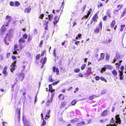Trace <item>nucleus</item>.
Listing matches in <instances>:
<instances>
[{"mask_svg": "<svg viewBox=\"0 0 126 126\" xmlns=\"http://www.w3.org/2000/svg\"><path fill=\"white\" fill-rule=\"evenodd\" d=\"M52 68L54 72H56L57 75H58L59 74V71L58 68H56L55 66H53Z\"/></svg>", "mask_w": 126, "mask_h": 126, "instance_id": "15", "label": "nucleus"}, {"mask_svg": "<svg viewBox=\"0 0 126 126\" xmlns=\"http://www.w3.org/2000/svg\"><path fill=\"white\" fill-rule=\"evenodd\" d=\"M43 44V40H41L40 41V43L39 45V46L40 47H42V45Z\"/></svg>", "mask_w": 126, "mask_h": 126, "instance_id": "47", "label": "nucleus"}, {"mask_svg": "<svg viewBox=\"0 0 126 126\" xmlns=\"http://www.w3.org/2000/svg\"><path fill=\"white\" fill-rule=\"evenodd\" d=\"M79 119L77 118H74L73 119L71 120L70 122L73 123H74L76 122H78L79 121Z\"/></svg>", "mask_w": 126, "mask_h": 126, "instance_id": "25", "label": "nucleus"}, {"mask_svg": "<svg viewBox=\"0 0 126 126\" xmlns=\"http://www.w3.org/2000/svg\"><path fill=\"white\" fill-rule=\"evenodd\" d=\"M116 23L115 21L114 20H113L110 23V26L111 28H113L114 27Z\"/></svg>", "mask_w": 126, "mask_h": 126, "instance_id": "23", "label": "nucleus"}, {"mask_svg": "<svg viewBox=\"0 0 126 126\" xmlns=\"http://www.w3.org/2000/svg\"><path fill=\"white\" fill-rule=\"evenodd\" d=\"M92 68L91 67H87V72H89V73L90 74L91 73V71H92Z\"/></svg>", "mask_w": 126, "mask_h": 126, "instance_id": "36", "label": "nucleus"}, {"mask_svg": "<svg viewBox=\"0 0 126 126\" xmlns=\"http://www.w3.org/2000/svg\"><path fill=\"white\" fill-rule=\"evenodd\" d=\"M95 79L96 81H98L100 79L101 81H104L105 82H107V80L103 77L102 76L99 77L98 76H96L95 77Z\"/></svg>", "mask_w": 126, "mask_h": 126, "instance_id": "7", "label": "nucleus"}, {"mask_svg": "<svg viewBox=\"0 0 126 126\" xmlns=\"http://www.w3.org/2000/svg\"><path fill=\"white\" fill-rule=\"evenodd\" d=\"M40 54H37L36 56V59L37 60H39L40 58Z\"/></svg>", "mask_w": 126, "mask_h": 126, "instance_id": "54", "label": "nucleus"}, {"mask_svg": "<svg viewBox=\"0 0 126 126\" xmlns=\"http://www.w3.org/2000/svg\"><path fill=\"white\" fill-rule=\"evenodd\" d=\"M46 52V51L45 50H43L41 53V57H42V56H43L45 53Z\"/></svg>", "mask_w": 126, "mask_h": 126, "instance_id": "56", "label": "nucleus"}, {"mask_svg": "<svg viewBox=\"0 0 126 126\" xmlns=\"http://www.w3.org/2000/svg\"><path fill=\"white\" fill-rule=\"evenodd\" d=\"M11 37V34L9 32L7 33L5 35V36L4 37V42L8 46L9 45V42L10 41L9 38Z\"/></svg>", "mask_w": 126, "mask_h": 126, "instance_id": "2", "label": "nucleus"}, {"mask_svg": "<svg viewBox=\"0 0 126 126\" xmlns=\"http://www.w3.org/2000/svg\"><path fill=\"white\" fill-rule=\"evenodd\" d=\"M23 121L25 126H26L30 124L28 121L26 119H23Z\"/></svg>", "mask_w": 126, "mask_h": 126, "instance_id": "19", "label": "nucleus"}, {"mask_svg": "<svg viewBox=\"0 0 126 126\" xmlns=\"http://www.w3.org/2000/svg\"><path fill=\"white\" fill-rule=\"evenodd\" d=\"M59 82V80H57L52 83V84L53 85H56L58 84Z\"/></svg>", "mask_w": 126, "mask_h": 126, "instance_id": "52", "label": "nucleus"}, {"mask_svg": "<svg viewBox=\"0 0 126 126\" xmlns=\"http://www.w3.org/2000/svg\"><path fill=\"white\" fill-rule=\"evenodd\" d=\"M86 66V64L85 63L83 64L82 66L80 68L81 70H84L85 69Z\"/></svg>", "mask_w": 126, "mask_h": 126, "instance_id": "43", "label": "nucleus"}, {"mask_svg": "<svg viewBox=\"0 0 126 126\" xmlns=\"http://www.w3.org/2000/svg\"><path fill=\"white\" fill-rule=\"evenodd\" d=\"M60 16L59 17L58 16H55L54 18L53 23L55 25H56L58 22L59 20Z\"/></svg>", "mask_w": 126, "mask_h": 126, "instance_id": "14", "label": "nucleus"}, {"mask_svg": "<svg viewBox=\"0 0 126 126\" xmlns=\"http://www.w3.org/2000/svg\"><path fill=\"white\" fill-rule=\"evenodd\" d=\"M105 67L106 69H108L109 70H111L112 69V67L110 65H105Z\"/></svg>", "mask_w": 126, "mask_h": 126, "instance_id": "33", "label": "nucleus"}, {"mask_svg": "<svg viewBox=\"0 0 126 126\" xmlns=\"http://www.w3.org/2000/svg\"><path fill=\"white\" fill-rule=\"evenodd\" d=\"M99 25V27H96L94 30V32L96 34H98L100 30H101L102 29V24L101 21L100 22Z\"/></svg>", "mask_w": 126, "mask_h": 126, "instance_id": "3", "label": "nucleus"}, {"mask_svg": "<svg viewBox=\"0 0 126 126\" xmlns=\"http://www.w3.org/2000/svg\"><path fill=\"white\" fill-rule=\"evenodd\" d=\"M80 70L79 68H76L74 69V72L76 73H78L79 72Z\"/></svg>", "mask_w": 126, "mask_h": 126, "instance_id": "44", "label": "nucleus"}, {"mask_svg": "<svg viewBox=\"0 0 126 126\" xmlns=\"http://www.w3.org/2000/svg\"><path fill=\"white\" fill-rule=\"evenodd\" d=\"M6 30V28L5 27L4 25H3L1 27L0 30V35H3L5 33L4 32Z\"/></svg>", "mask_w": 126, "mask_h": 126, "instance_id": "10", "label": "nucleus"}, {"mask_svg": "<svg viewBox=\"0 0 126 126\" xmlns=\"http://www.w3.org/2000/svg\"><path fill=\"white\" fill-rule=\"evenodd\" d=\"M116 120V122L117 123H119L121 124V118L120 117L119 114H118L116 115L115 117Z\"/></svg>", "mask_w": 126, "mask_h": 126, "instance_id": "11", "label": "nucleus"}, {"mask_svg": "<svg viewBox=\"0 0 126 126\" xmlns=\"http://www.w3.org/2000/svg\"><path fill=\"white\" fill-rule=\"evenodd\" d=\"M49 89L48 91H50L51 92H53V91H54L55 90L54 89H53L52 88V85L49 84Z\"/></svg>", "mask_w": 126, "mask_h": 126, "instance_id": "27", "label": "nucleus"}, {"mask_svg": "<svg viewBox=\"0 0 126 126\" xmlns=\"http://www.w3.org/2000/svg\"><path fill=\"white\" fill-rule=\"evenodd\" d=\"M31 10V9L30 7L26 8L24 10L25 12L27 13H29Z\"/></svg>", "mask_w": 126, "mask_h": 126, "instance_id": "20", "label": "nucleus"}, {"mask_svg": "<svg viewBox=\"0 0 126 126\" xmlns=\"http://www.w3.org/2000/svg\"><path fill=\"white\" fill-rule=\"evenodd\" d=\"M32 37L31 36H29L27 39V41L28 42H30L32 39Z\"/></svg>", "mask_w": 126, "mask_h": 126, "instance_id": "35", "label": "nucleus"}, {"mask_svg": "<svg viewBox=\"0 0 126 126\" xmlns=\"http://www.w3.org/2000/svg\"><path fill=\"white\" fill-rule=\"evenodd\" d=\"M78 76L79 77H83V75L81 73H79L78 74Z\"/></svg>", "mask_w": 126, "mask_h": 126, "instance_id": "61", "label": "nucleus"}, {"mask_svg": "<svg viewBox=\"0 0 126 126\" xmlns=\"http://www.w3.org/2000/svg\"><path fill=\"white\" fill-rule=\"evenodd\" d=\"M22 37H21L18 40V42L20 46V50L25 46V45L24 44L23 45H22V43H25L26 42L25 39H26L28 38V35L26 33L23 34L22 35Z\"/></svg>", "mask_w": 126, "mask_h": 126, "instance_id": "1", "label": "nucleus"}, {"mask_svg": "<svg viewBox=\"0 0 126 126\" xmlns=\"http://www.w3.org/2000/svg\"><path fill=\"white\" fill-rule=\"evenodd\" d=\"M9 22H5L3 25L4 26L7 27L9 25Z\"/></svg>", "mask_w": 126, "mask_h": 126, "instance_id": "57", "label": "nucleus"}, {"mask_svg": "<svg viewBox=\"0 0 126 126\" xmlns=\"http://www.w3.org/2000/svg\"><path fill=\"white\" fill-rule=\"evenodd\" d=\"M18 46L17 44H15L14 45V51H13V53L14 54H17L18 53L17 52V51H19L20 50V49H18ZM20 47L19 48L20 49Z\"/></svg>", "mask_w": 126, "mask_h": 126, "instance_id": "8", "label": "nucleus"}, {"mask_svg": "<svg viewBox=\"0 0 126 126\" xmlns=\"http://www.w3.org/2000/svg\"><path fill=\"white\" fill-rule=\"evenodd\" d=\"M53 55L54 57H56V49H53Z\"/></svg>", "mask_w": 126, "mask_h": 126, "instance_id": "59", "label": "nucleus"}, {"mask_svg": "<svg viewBox=\"0 0 126 126\" xmlns=\"http://www.w3.org/2000/svg\"><path fill=\"white\" fill-rule=\"evenodd\" d=\"M48 80L50 82H52L53 81V80L52 79V76H49V77L48 78Z\"/></svg>", "mask_w": 126, "mask_h": 126, "instance_id": "48", "label": "nucleus"}, {"mask_svg": "<svg viewBox=\"0 0 126 126\" xmlns=\"http://www.w3.org/2000/svg\"><path fill=\"white\" fill-rule=\"evenodd\" d=\"M86 7V5H84L83 7L81 8L79 11L81 13H82L84 11Z\"/></svg>", "mask_w": 126, "mask_h": 126, "instance_id": "32", "label": "nucleus"}, {"mask_svg": "<svg viewBox=\"0 0 126 126\" xmlns=\"http://www.w3.org/2000/svg\"><path fill=\"white\" fill-rule=\"evenodd\" d=\"M21 108H17L16 110L15 113V115L16 118H17L18 121H19L20 116Z\"/></svg>", "mask_w": 126, "mask_h": 126, "instance_id": "4", "label": "nucleus"}, {"mask_svg": "<svg viewBox=\"0 0 126 126\" xmlns=\"http://www.w3.org/2000/svg\"><path fill=\"white\" fill-rule=\"evenodd\" d=\"M122 7V6L120 4H118L117 5V8L118 10H120Z\"/></svg>", "mask_w": 126, "mask_h": 126, "instance_id": "42", "label": "nucleus"}, {"mask_svg": "<svg viewBox=\"0 0 126 126\" xmlns=\"http://www.w3.org/2000/svg\"><path fill=\"white\" fill-rule=\"evenodd\" d=\"M100 123L103 124L105 122V120L103 119H101L100 120Z\"/></svg>", "mask_w": 126, "mask_h": 126, "instance_id": "64", "label": "nucleus"}, {"mask_svg": "<svg viewBox=\"0 0 126 126\" xmlns=\"http://www.w3.org/2000/svg\"><path fill=\"white\" fill-rule=\"evenodd\" d=\"M120 56L119 54L116 53V55L113 60V62H112V63H114L115 62L118 60H120L121 59Z\"/></svg>", "mask_w": 126, "mask_h": 126, "instance_id": "9", "label": "nucleus"}, {"mask_svg": "<svg viewBox=\"0 0 126 126\" xmlns=\"http://www.w3.org/2000/svg\"><path fill=\"white\" fill-rule=\"evenodd\" d=\"M5 19L9 23L12 20V18L11 17L8 16H6Z\"/></svg>", "mask_w": 126, "mask_h": 126, "instance_id": "21", "label": "nucleus"}, {"mask_svg": "<svg viewBox=\"0 0 126 126\" xmlns=\"http://www.w3.org/2000/svg\"><path fill=\"white\" fill-rule=\"evenodd\" d=\"M43 121L42 122V123L41 124V125L42 126H44L46 125V121L44 120H43Z\"/></svg>", "mask_w": 126, "mask_h": 126, "instance_id": "53", "label": "nucleus"}, {"mask_svg": "<svg viewBox=\"0 0 126 126\" xmlns=\"http://www.w3.org/2000/svg\"><path fill=\"white\" fill-rule=\"evenodd\" d=\"M77 103V101L76 99H74L72 100L71 102V104L72 105H74Z\"/></svg>", "mask_w": 126, "mask_h": 126, "instance_id": "40", "label": "nucleus"}, {"mask_svg": "<svg viewBox=\"0 0 126 126\" xmlns=\"http://www.w3.org/2000/svg\"><path fill=\"white\" fill-rule=\"evenodd\" d=\"M46 19H47V20H45V21L44 22V25H48V23H49V21L48 20V18L47 17L46 18Z\"/></svg>", "mask_w": 126, "mask_h": 126, "instance_id": "38", "label": "nucleus"}, {"mask_svg": "<svg viewBox=\"0 0 126 126\" xmlns=\"http://www.w3.org/2000/svg\"><path fill=\"white\" fill-rule=\"evenodd\" d=\"M15 65L14 64H13V63H12V65L11 66V67L10 69L11 71L13 72V71L15 70Z\"/></svg>", "mask_w": 126, "mask_h": 126, "instance_id": "30", "label": "nucleus"}, {"mask_svg": "<svg viewBox=\"0 0 126 126\" xmlns=\"http://www.w3.org/2000/svg\"><path fill=\"white\" fill-rule=\"evenodd\" d=\"M7 67L6 66H5L2 71L3 74L5 76H7Z\"/></svg>", "mask_w": 126, "mask_h": 126, "instance_id": "16", "label": "nucleus"}, {"mask_svg": "<svg viewBox=\"0 0 126 126\" xmlns=\"http://www.w3.org/2000/svg\"><path fill=\"white\" fill-rule=\"evenodd\" d=\"M66 104V102L65 101H62L61 103V104L60 106V108H62L64 107Z\"/></svg>", "mask_w": 126, "mask_h": 126, "instance_id": "22", "label": "nucleus"}, {"mask_svg": "<svg viewBox=\"0 0 126 126\" xmlns=\"http://www.w3.org/2000/svg\"><path fill=\"white\" fill-rule=\"evenodd\" d=\"M81 34L80 33H79L77 35V36L79 37V39H80L81 38Z\"/></svg>", "mask_w": 126, "mask_h": 126, "instance_id": "63", "label": "nucleus"}, {"mask_svg": "<svg viewBox=\"0 0 126 126\" xmlns=\"http://www.w3.org/2000/svg\"><path fill=\"white\" fill-rule=\"evenodd\" d=\"M103 6V4L101 2H100L99 4H98L97 7L98 8H100Z\"/></svg>", "mask_w": 126, "mask_h": 126, "instance_id": "58", "label": "nucleus"}, {"mask_svg": "<svg viewBox=\"0 0 126 126\" xmlns=\"http://www.w3.org/2000/svg\"><path fill=\"white\" fill-rule=\"evenodd\" d=\"M121 28L120 31L121 32H122L123 31H125L126 29V27L125 24L121 25L120 26Z\"/></svg>", "mask_w": 126, "mask_h": 126, "instance_id": "17", "label": "nucleus"}, {"mask_svg": "<svg viewBox=\"0 0 126 126\" xmlns=\"http://www.w3.org/2000/svg\"><path fill=\"white\" fill-rule=\"evenodd\" d=\"M25 75L24 73H21L16 78V79L17 81L19 80L21 81L24 79Z\"/></svg>", "mask_w": 126, "mask_h": 126, "instance_id": "6", "label": "nucleus"}, {"mask_svg": "<svg viewBox=\"0 0 126 126\" xmlns=\"http://www.w3.org/2000/svg\"><path fill=\"white\" fill-rule=\"evenodd\" d=\"M86 124L85 122L82 121L81 122L78 123L77 125L78 126H81L82 125H85Z\"/></svg>", "mask_w": 126, "mask_h": 126, "instance_id": "29", "label": "nucleus"}, {"mask_svg": "<svg viewBox=\"0 0 126 126\" xmlns=\"http://www.w3.org/2000/svg\"><path fill=\"white\" fill-rule=\"evenodd\" d=\"M94 96L97 97V96H96L95 95H93L92 96H90L89 97V99L90 100H92L94 98Z\"/></svg>", "mask_w": 126, "mask_h": 126, "instance_id": "50", "label": "nucleus"}, {"mask_svg": "<svg viewBox=\"0 0 126 126\" xmlns=\"http://www.w3.org/2000/svg\"><path fill=\"white\" fill-rule=\"evenodd\" d=\"M106 68L105 67V65L104 66V67H102L101 69L100 72L101 73H102L106 71Z\"/></svg>", "mask_w": 126, "mask_h": 126, "instance_id": "37", "label": "nucleus"}, {"mask_svg": "<svg viewBox=\"0 0 126 126\" xmlns=\"http://www.w3.org/2000/svg\"><path fill=\"white\" fill-rule=\"evenodd\" d=\"M112 73L114 76H116L117 75V71L114 69L112 71Z\"/></svg>", "mask_w": 126, "mask_h": 126, "instance_id": "28", "label": "nucleus"}, {"mask_svg": "<svg viewBox=\"0 0 126 126\" xmlns=\"http://www.w3.org/2000/svg\"><path fill=\"white\" fill-rule=\"evenodd\" d=\"M53 15L52 14H50L48 15V20L50 21L53 18Z\"/></svg>", "mask_w": 126, "mask_h": 126, "instance_id": "31", "label": "nucleus"}, {"mask_svg": "<svg viewBox=\"0 0 126 126\" xmlns=\"http://www.w3.org/2000/svg\"><path fill=\"white\" fill-rule=\"evenodd\" d=\"M86 122L87 123H86V124H89L91 122V120H86Z\"/></svg>", "mask_w": 126, "mask_h": 126, "instance_id": "62", "label": "nucleus"}, {"mask_svg": "<svg viewBox=\"0 0 126 126\" xmlns=\"http://www.w3.org/2000/svg\"><path fill=\"white\" fill-rule=\"evenodd\" d=\"M104 54L103 53H101L100 54V57L101 58H99V60H98V61H99L100 60H103L104 58Z\"/></svg>", "mask_w": 126, "mask_h": 126, "instance_id": "26", "label": "nucleus"}, {"mask_svg": "<svg viewBox=\"0 0 126 126\" xmlns=\"http://www.w3.org/2000/svg\"><path fill=\"white\" fill-rule=\"evenodd\" d=\"M9 4L11 6H13L14 5V2L13 1H11L9 2Z\"/></svg>", "mask_w": 126, "mask_h": 126, "instance_id": "60", "label": "nucleus"}, {"mask_svg": "<svg viewBox=\"0 0 126 126\" xmlns=\"http://www.w3.org/2000/svg\"><path fill=\"white\" fill-rule=\"evenodd\" d=\"M14 6L16 7H18L20 5V3L18 1H16L14 2Z\"/></svg>", "mask_w": 126, "mask_h": 126, "instance_id": "34", "label": "nucleus"}, {"mask_svg": "<svg viewBox=\"0 0 126 126\" xmlns=\"http://www.w3.org/2000/svg\"><path fill=\"white\" fill-rule=\"evenodd\" d=\"M115 122V120L113 118H112L110 121V123H114Z\"/></svg>", "mask_w": 126, "mask_h": 126, "instance_id": "51", "label": "nucleus"}, {"mask_svg": "<svg viewBox=\"0 0 126 126\" xmlns=\"http://www.w3.org/2000/svg\"><path fill=\"white\" fill-rule=\"evenodd\" d=\"M110 58V55L108 54H106V55L105 59L106 61H108Z\"/></svg>", "mask_w": 126, "mask_h": 126, "instance_id": "39", "label": "nucleus"}, {"mask_svg": "<svg viewBox=\"0 0 126 126\" xmlns=\"http://www.w3.org/2000/svg\"><path fill=\"white\" fill-rule=\"evenodd\" d=\"M44 16V15L42 14L40 15L39 16V17L40 18H41V19H42L43 18Z\"/></svg>", "mask_w": 126, "mask_h": 126, "instance_id": "55", "label": "nucleus"}, {"mask_svg": "<svg viewBox=\"0 0 126 126\" xmlns=\"http://www.w3.org/2000/svg\"><path fill=\"white\" fill-rule=\"evenodd\" d=\"M58 98H59V100H62L64 99V96L63 94H61L59 95Z\"/></svg>", "mask_w": 126, "mask_h": 126, "instance_id": "18", "label": "nucleus"}, {"mask_svg": "<svg viewBox=\"0 0 126 126\" xmlns=\"http://www.w3.org/2000/svg\"><path fill=\"white\" fill-rule=\"evenodd\" d=\"M47 60V58L45 57L44 58H42L40 61V62L42 64V65L41 66V68H43L44 66V64L46 63Z\"/></svg>", "mask_w": 126, "mask_h": 126, "instance_id": "13", "label": "nucleus"}, {"mask_svg": "<svg viewBox=\"0 0 126 126\" xmlns=\"http://www.w3.org/2000/svg\"><path fill=\"white\" fill-rule=\"evenodd\" d=\"M111 40L110 39H109V40H108L107 39H106V41H104L103 43H109L111 41Z\"/></svg>", "mask_w": 126, "mask_h": 126, "instance_id": "45", "label": "nucleus"}, {"mask_svg": "<svg viewBox=\"0 0 126 126\" xmlns=\"http://www.w3.org/2000/svg\"><path fill=\"white\" fill-rule=\"evenodd\" d=\"M109 112V111L108 110H104L101 113V116L103 117L106 116L108 115Z\"/></svg>", "mask_w": 126, "mask_h": 126, "instance_id": "12", "label": "nucleus"}, {"mask_svg": "<svg viewBox=\"0 0 126 126\" xmlns=\"http://www.w3.org/2000/svg\"><path fill=\"white\" fill-rule=\"evenodd\" d=\"M16 82L14 84H12L11 85V88L12 89V90H11V91H14V87L15 86V85L16 84Z\"/></svg>", "mask_w": 126, "mask_h": 126, "instance_id": "41", "label": "nucleus"}, {"mask_svg": "<svg viewBox=\"0 0 126 126\" xmlns=\"http://www.w3.org/2000/svg\"><path fill=\"white\" fill-rule=\"evenodd\" d=\"M107 16L106 15H105L103 17L102 19L103 21H106L107 19Z\"/></svg>", "mask_w": 126, "mask_h": 126, "instance_id": "49", "label": "nucleus"}, {"mask_svg": "<svg viewBox=\"0 0 126 126\" xmlns=\"http://www.w3.org/2000/svg\"><path fill=\"white\" fill-rule=\"evenodd\" d=\"M106 14L107 15V16L109 18H111V16L110 13L109 12H107L106 13Z\"/></svg>", "mask_w": 126, "mask_h": 126, "instance_id": "46", "label": "nucleus"}, {"mask_svg": "<svg viewBox=\"0 0 126 126\" xmlns=\"http://www.w3.org/2000/svg\"><path fill=\"white\" fill-rule=\"evenodd\" d=\"M98 13H96L94 15L90 21V24H92L94 21V23L95 22L97 21V19L98 18Z\"/></svg>", "mask_w": 126, "mask_h": 126, "instance_id": "5", "label": "nucleus"}, {"mask_svg": "<svg viewBox=\"0 0 126 126\" xmlns=\"http://www.w3.org/2000/svg\"><path fill=\"white\" fill-rule=\"evenodd\" d=\"M126 14V7L125 9L121 15V17L122 18L125 16V14Z\"/></svg>", "mask_w": 126, "mask_h": 126, "instance_id": "24", "label": "nucleus"}]
</instances>
